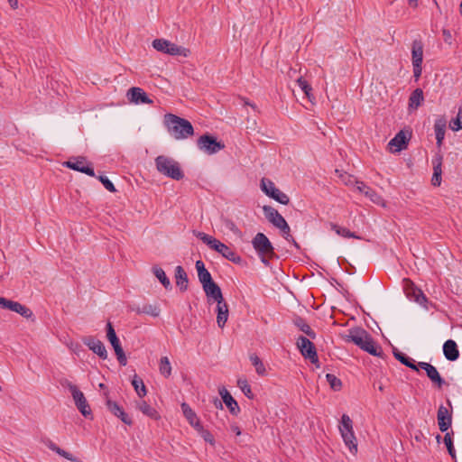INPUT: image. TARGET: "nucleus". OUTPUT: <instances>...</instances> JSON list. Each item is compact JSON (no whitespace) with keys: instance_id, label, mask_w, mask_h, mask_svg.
Instances as JSON below:
<instances>
[{"instance_id":"nucleus-43","label":"nucleus","mask_w":462,"mask_h":462,"mask_svg":"<svg viewBox=\"0 0 462 462\" xmlns=\"http://www.w3.org/2000/svg\"><path fill=\"white\" fill-rule=\"evenodd\" d=\"M408 282L411 286V291L414 298V300L420 304L425 303L427 301V298L423 294V292L420 289L414 288L413 283L411 282L410 281H408Z\"/></svg>"},{"instance_id":"nucleus-61","label":"nucleus","mask_w":462,"mask_h":462,"mask_svg":"<svg viewBox=\"0 0 462 462\" xmlns=\"http://www.w3.org/2000/svg\"><path fill=\"white\" fill-rule=\"evenodd\" d=\"M242 101L244 102L245 105L246 106H250L253 109H256V106L254 104H252L250 103L248 100H246L245 98H242Z\"/></svg>"},{"instance_id":"nucleus-52","label":"nucleus","mask_w":462,"mask_h":462,"mask_svg":"<svg viewBox=\"0 0 462 462\" xmlns=\"http://www.w3.org/2000/svg\"><path fill=\"white\" fill-rule=\"evenodd\" d=\"M444 443L448 448V451L449 453V455L455 458L456 457V453H455V448L453 447V442H452V439H451V436L449 433H446L445 436H444Z\"/></svg>"},{"instance_id":"nucleus-26","label":"nucleus","mask_w":462,"mask_h":462,"mask_svg":"<svg viewBox=\"0 0 462 462\" xmlns=\"http://www.w3.org/2000/svg\"><path fill=\"white\" fill-rule=\"evenodd\" d=\"M175 279H176V285L180 288L181 291H185L188 289V275L183 269L182 266L178 265L175 268Z\"/></svg>"},{"instance_id":"nucleus-25","label":"nucleus","mask_w":462,"mask_h":462,"mask_svg":"<svg viewBox=\"0 0 462 462\" xmlns=\"http://www.w3.org/2000/svg\"><path fill=\"white\" fill-rule=\"evenodd\" d=\"M446 125H447V121L443 117L439 118L435 121L434 131H435L438 147H440L442 145V143H443V140L445 137V133H446Z\"/></svg>"},{"instance_id":"nucleus-59","label":"nucleus","mask_w":462,"mask_h":462,"mask_svg":"<svg viewBox=\"0 0 462 462\" xmlns=\"http://www.w3.org/2000/svg\"><path fill=\"white\" fill-rule=\"evenodd\" d=\"M13 9L18 8V0H7Z\"/></svg>"},{"instance_id":"nucleus-51","label":"nucleus","mask_w":462,"mask_h":462,"mask_svg":"<svg viewBox=\"0 0 462 462\" xmlns=\"http://www.w3.org/2000/svg\"><path fill=\"white\" fill-rule=\"evenodd\" d=\"M196 430L201 435V437L206 442L209 443L211 446L215 445L214 436L208 430H205L202 425L201 430Z\"/></svg>"},{"instance_id":"nucleus-34","label":"nucleus","mask_w":462,"mask_h":462,"mask_svg":"<svg viewBox=\"0 0 462 462\" xmlns=\"http://www.w3.org/2000/svg\"><path fill=\"white\" fill-rule=\"evenodd\" d=\"M152 273L155 277L160 281V282L163 285V287L168 290L171 289V283L170 279L167 277L165 272L162 268L155 265L152 267Z\"/></svg>"},{"instance_id":"nucleus-1","label":"nucleus","mask_w":462,"mask_h":462,"mask_svg":"<svg viewBox=\"0 0 462 462\" xmlns=\"http://www.w3.org/2000/svg\"><path fill=\"white\" fill-rule=\"evenodd\" d=\"M341 337L345 342L353 343L372 356H382L383 354L382 347L363 328L354 327L348 329L346 334H342Z\"/></svg>"},{"instance_id":"nucleus-19","label":"nucleus","mask_w":462,"mask_h":462,"mask_svg":"<svg viewBox=\"0 0 462 462\" xmlns=\"http://www.w3.org/2000/svg\"><path fill=\"white\" fill-rule=\"evenodd\" d=\"M3 309L10 310L26 319H31L33 316L32 311L25 305H23L17 301H14L11 300H6L5 305Z\"/></svg>"},{"instance_id":"nucleus-12","label":"nucleus","mask_w":462,"mask_h":462,"mask_svg":"<svg viewBox=\"0 0 462 462\" xmlns=\"http://www.w3.org/2000/svg\"><path fill=\"white\" fill-rule=\"evenodd\" d=\"M411 133L409 131L401 130L388 143V148L392 152H399L407 147Z\"/></svg>"},{"instance_id":"nucleus-6","label":"nucleus","mask_w":462,"mask_h":462,"mask_svg":"<svg viewBox=\"0 0 462 462\" xmlns=\"http://www.w3.org/2000/svg\"><path fill=\"white\" fill-rule=\"evenodd\" d=\"M197 145L199 150L203 151L207 154H215L225 148V144L217 141V139L210 134L201 135L198 141Z\"/></svg>"},{"instance_id":"nucleus-3","label":"nucleus","mask_w":462,"mask_h":462,"mask_svg":"<svg viewBox=\"0 0 462 462\" xmlns=\"http://www.w3.org/2000/svg\"><path fill=\"white\" fill-rule=\"evenodd\" d=\"M197 237L203 241L207 245H208L211 249L215 250L218 254H220L226 259L235 263H241V257L229 246L223 244L217 238L207 235L203 232H198L196 234Z\"/></svg>"},{"instance_id":"nucleus-10","label":"nucleus","mask_w":462,"mask_h":462,"mask_svg":"<svg viewBox=\"0 0 462 462\" xmlns=\"http://www.w3.org/2000/svg\"><path fill=\"white\" fill-rule=\"evenodd\" d=\"M63 165L73 171L85 173L90 177H95V171L91 163L87 162V159L82 156L74 157L63 163Z\"/></svg>"},{"instance_id":"nucleus-64","label":"nucleus","mask_w":462,"mask_h":462,"mask_svg":"<svg viewBox=\"0 0 462 462\" xmlns=\"http://www.w3.org/2000/svg\"><path fill=\"white\" fill-rule=\"evenodd\" d=\"M366 196L369 197L374 201V197H377L376 193L373 189H372V192H370L369 195H366Z\"/></svg>"},{"instance_id":"nucleus-11","label":"nucleus","mask_w":462,"mask_h":462,"mask_svg":"<svg viewBox=\"0 0 462 462\" xmlns=\"http://www.w3.org/2000/svg\"><path fill=\"white\" fill-rule=\"evenodd\" d=\"M252 244L258 254L274 255V248L264 234L257 233Z\"/></svg>"},{"instance_id":"nucleus-16","label":"nucleus","mask_w":462,"mask_h":462,"mask_svg":"<svg viewBox=\"0 0 462 462\" xmlns=\"http://www.w3.org/2000/svg\"><path fill=\"white\" fill-rule=\"evenodd\" d=\"M128 99L134 104H152L153 101L149 98L147 94L138 87L131 88L127 92Z\"/></svg>"},{"instance_id":"nucleus-20","label":"nucleus","mask_w":462,"mask_h":462,"mask_svg":"<svg viewBox=\"0 0 462 462\" xmlns=\"http://www.w3.org/2000/svg\"><path fill=\"white\" fill-rule=\"evenodd\" d=\"M202 288L205 291L208 302H210L211 300L218 302V300H225L220 287L215 282Z\"/></svg>"},{"instance_id":"nucleus-42","label":"nucleus","mask_w":462,"mask_h":462,"mask_svg":"<svg viewBox=\"0 0 462 462\" xmlns=\"http://www.w3.org/2000/svg\"><path fill=\"white\" fill-rule=\"evenodd\" d=\"M261 189L269 197L273 194L277 188L271 180L263 178L261 180Z\"/></svg>"},{"instance_id":"nucleus-32","label":"nucleus","mask_w":462,"mask_h":462,"mask_svg":"<svg viewBox=\"0 0 462 462\" xmlns=\"http://www.w3.org/2000/svg\"><path fill=\"white\" fill-rule=\"evenodd\" d=\"M393 356L402 365H404L407 367L412 369L413 371H416V372L419 371L418 365H416L414 360L410 358L409 356H407L405 354H403V353H402V352H400L398 350H394L393 351Z\"/></svg>"},{"instance_id":"nucleus-5","label":"nucleus","mask_w":462,"mask_h":462,"mask_svg":"<svg viewBox=\"0 0 462 462\" xmlns=\"http://www.w3.org/2000/svg\"><path fill=\"white\" fill-rule=\"evenodd\" d=\"M152 47L162 53H166L172 56H188L189 51L186 48L179 46L165 39H155L152 42Z\"/></svg>"},{"instance_id":"nucleus-15","label":"nucleus","mask_w":462,"mask_h":462,"mask_svg":"<svg viewBox=\"0 0 462 462\" xmlns=\"http://www.w3.org/2000/svg\"><path fill=\"white\" fill-rule=\"evenodd\" d=\"M106 397V404L107 409L116 417H118L124 423L127 425L132 424V420L128 417V415L124 411L122 407H120L116 402L111 401L108 398V393H104Z\"/></svg>"},{"instance_id":"nucleus-62","label":"nucleus","mask_w":462,"mask_h":462,"mask_svg":"<svg viewBox=\"0 0 462 462\" xmlns=\"http://www.w3.org/2000/svg\"><path fill=\"white\" fill-rule=\"evenodd\" d=\"M214 403L217 408H222V402L217 398L214 400Z\"/></svg>"},{"instance_id":"nucleus-48","label":"nucleus","mask_w":462,"mask_h":462,"mask_svg":"<svg viewBox=\"0 0 462 462\" xmlns=\"http://www.w3.org/2000/svg\"><path fill=\"white\" fill-rule=\"evenodd\" d=\"M297 84L300 88V89L304 92L306 97L310 100H311V90H312V88L310 87V85L302 77H300L297 79Z\"/></svg>"},{"instance_id":"nucleus-18","label":"nucleus","mask_w":462,"mask_h":462,"mask_svg":"<svg viewBox=\"0 0 462 462\" xmlns=\"http://www.w3.org/2000/svg\"><path fill=\"white\" fill-rule=\"evenodd\" d=\"M263 210L268 221L277 228L282 226L286 221L284 217L278 212V210L271 206H263Z\"/></svg>"},{"instance_id":"nucleus-33","label":"nucleus","mask_w":462,"mask_h":462,"mask_svg":"<svg viewBox=\"0 0 462 462\" xmlns=\"http://www.w3.org/2000/svg\"><path fill=\"white\" fill-rule=\"evenodd\" d=\"M293 323L297 328H299L300 331L305 333L310 338L314 339L316 337V333L314 332V330L309 326V324H307L305 319H303L302 318L297 317L296 319H294Z\"/></svg>"},{"instance_id":"nucleus-29","label":"nucleus","mask_w":462,"mask_h":462,"mask_svg":"<svg viewBox=\"0 0 462 462\" xmlns=\"http://www.w3.org/2000/svg\"><path fill=\"white\" fill-rule=\"evenodd\" d=\"M341 437L346 444V446L349 448V451L352 454H356L357 452V439L355 436V432H344L340 433Z\"/></svg>"},{"instance_id":"nucleus-49","label":"nucleus","mask_w":462,"mask_h":462,"mask_svg":"<svg viewBox=\"0 0 462 462\" xmlns=\"http://www.w3.org/2000/svg\"><path fill=\"white\" fill-rule=\"evenodd\" d=\"M326 378H327V381L329 383L330 387L334 391H338L341 389V386H342L341 380L338 379L336 375H334L332 374H327Z\"/></svg>"},{"instance_id":"nucleus-8","label":"nucleus","mask_w":462,"mask_h":462,"mask_svg":"<svg viewBox=\"0 0 462 462\" xmlns=\"http://www.w3.org/2000/svg\"><path fill=\"white\" fill-rule=\"evenodd\" d=\"M106 337L115 350L119 364L123 366L126 365V356L124 352L123 347L121 346L120 340L116 334L114 327L112 323L109 321L106 324Z\"/></svg>"},{"instance_id":"nucleus-58","label":"nucleus","mask_w":462,"mask_h":462,"mask_svg":"<svg viewBox=\"0 0 462 462\" xmlns=\"http://www.w3.org/2000/svg\"><path fill=\"white\" fill-rule=\"evenodd\" d=\"M260 257H261V260L262 262L265 264V265H268L269 264V260L268 258H271L273 257V255H269V254H259Z\"/></svg>"},{"instance_id":"nucleus-13","label":"nucleus","mask_w":462,"mask_h":462,"mask_svg":"<svg viewBox=\"0 0 462 462\" xmlns=\"http://www.w3.org/2000/svg\"><path fill=\"white\" fill-rule=\"evenodd\" d=\"M420 367L426 372L427 376L430 379V381L436 384L439 388H441L445 383V381L440 376L437 368L432 365L426 362H419L418 368Z\"/></svg>"},{"instance_id":"nucleus-60","label":"nucleus","mask_w":462,"mask_h":462,"mask_svg":"<svg viewBox=\"0 0 462 462\" xmlns=\"http://www.w3.org/2000/svg\"><path fill=\"white\" fill-rule=\"evenodd\" d=\"M231 429L236 433V435H237V436L241 435V430H240V428L238 426L233 425L231 427Z\"/></svg>"},{"instance_id":"nucleus-4","label":"nucleus","mask_w":462,"mask_h":462,"mask_svg":"<svg viewBox=\"0 0 462 462\" xmlns=\"http://www.w3.org/2000/svg\"><path fill=\"white\" fill-rule=\"evenodd\" d=\"M155 166L160 173L172 180H180L184 177L179 162L172 158L160 155L155 159Z\"/></svg>"},{"instance_id":"nucleus-17","label":"nucleus","mask_w":462,"mask_h":462,"mask_svg":"<svg viewBox=\"0 0 462 462\" xmlns=\"http://www.w3.org/2000/svg\"><path fill=\"white\" fill-rule=\"evenodd\" d=\"M437 419L440 431L445 432L451 426V414L448 409L443 405H440L438 410Z\"/></svg>"},{"instance_id":"nucleus-39","label":"nucleus","mask_w":462,"mask_h":462,"mask_svg":"<svg viewBox=\"0 0 462 462\" xmlns=\"http://www.w3.org/2000/svg\"><path fill=\"white\" fill-rule=\"evenodd\" d=\"M132 384L139 397L142 398L146 395L147 392L143 381L141 378H139L136 374L134 376L132 380Z\"/></svg>"},{"instance_id":"nucleus-45","label":"nucleus","mask_w":462,"mask_h":462,"mask_svg":"<svg viewBox=\"0 0 462 462\" xmlns=\"http://www.w3.org/2000/svg\"><path fill=\"white\" fill-rule=\"evenodd\" d=\"M282 233V236L289 242H291L297 248H299V245L295 241V239L291 235V228L288 225V223L285 221L282 226L278 227Z\"/></svg>"},{"instance_id":"nucleus-24","label":"nucleus","mask_w":462,"mask_h":462,"mask_svg":"<svg viewBox=\"0 0 462 462\" xmlns=\"http://www.w3.org/2000/svg\"><path fill=\"white\" fill-rule=\"evenodd\" d=\"M443 353L448 361H456L459 356V351L456 342L452 339L447 340L443 345Z\"/></svg>"},{"instance_id":"nucleus-2","label":"nucleus","mask_w":462,"mask_h":462,"mask_svg":"<svg viewBox=\"0 0 462 462\" xmlns=\"http://www.w3.org/2000/svg\"><path fill=\"white\" fill-rule=\"evenodd\" d=\"M163 123L170 135L176 140L187 139L194 134L191 123L176 115L166 114Z\"/></svg>"},{"instance_id":"nucleus-37","label":"nucleus","mask_w":462,"mask_h":462,"mask_svg":"<svg viewBox=\"0 0 462 462\" xmlns=\"http://www.w3.org/2000/svg\"><path fill=\"white\" fill-rule=\"evenodd\" d=\"M338 430L340 433L350 432L354 430L353 420L347 414L342 415Z\"/></svg>"},{"instance_id":"nucleus-35","label":"nucleus","mask_w":462,"mask_h":462,"mask_svg":"<svg viewBox=\"0 0 462 462\" xmlns=\"http://www.w3.org/2000/svg\"><path fill=\"white\" fill-rule=\"evenodd\" d=\"M137 407L144 415L153 420H158L160 418V415L158 414L157 411L151 405H149L145 401L140 402L137 404Z\"/></svg>"},{"instance_id":"nucleus-44","label":"nucleus","mask_w":462,"mask_h":462,"mask_svg":"<svg viewBox=\"0 0 462 462\" xmlns=\"http://www.w3.org/2000/svg\"><path fill=\"white\" fill-rule=\"evenodd\" d=\"M237 384L247 398L251 400L254 398L251 386L249 385L248 382L245 379H239L237 381Z\"/></svg>"},{"instance_id":"nucleus-57","label":"nucleus","mask_w":462,"mask_h":462,"mask_svg":"<svg viewBox=\"0 0 462 462\" xmlns=\"http://www.w3.org/2000/svg\"><path fill=\"white\" fill-rule=\"evenodd\" d=\"M196 269H197V272L198 273H199V271H206L207 269L205 268V264L204 263L201 261V260H198L196 262Z\"/></svg>"},{"instance_id":"nucleus-46","label":"nucleus","mask_w":462,"mask_h":462,"mask_svg":"<svg viewBox=\"0 0 462 462\" xmlns=\"http://www.w3.org/2000/svg\"><path fill=\"white\" fill-rule=\"evenodd\" d=\"M269 197L282 205H288L290 202V199H289L288 195L285 194L284 192H282V190H280L279 189H276L274 190L273 194Z\"/></svg>"},{"instance_id":"nucleus-9","label":"nucleus","mask_w":462,"mask_h":462,"mask_svg":"<svg viewBox=\"0 0 462 462\" xmlns=\"http://www.w3.org/2000/svg\"><path fill=\"white\" fill-rule=\"evenodd\" d=\"M296 344L300 354L319 367V357L314 344L303 336L298 337Z\"/></svg>"},{"instance_id":"nucleus-36","label":"nucleus","mask_w":462,"mask_h":462,"mask_svg":"<svg viewBox=\"0 0 462 462\" xmlns=\"http://www.w3.org/2000/svg\"><path fill=\"white\" fill-rule=\"evenodd\" d=\"M250 361L252 362V365L254 366L258 375L264 376L266 374L265 366L258 356H256L255 354H252L250 356Z\"/></svg>"},{"instance_id":"nucleus-54","label":"nucleus","mask_w":462,"mask_h":462,"mask_svg":"<svg viewBox=\"0 0 462 462\" xmlns=\"http://www.w3.org/2000/svg\"><path fill=\"white\" fill-rule=\"evenodd\" d=\"M357 189L365 195H369V193L372 192V189L367 187L364 182L357 183Z\"/></svg>"},{"instance_id":"nucleus-27","label":"nucleus","mask_w":462,"mask_h":462,"mask_svg":"<svg viewBox=\"0 0 462 462\" xmlns=\"http://www.w3.org/2000/svg\"><path fill=\"white\" fill-rule=\"evenodd\" d=\"M412 65L422 63L423 60V45L420 41H413L412 42Z\"/></svg>"},{"instance_id":"nucleus-56","label":"nucleus","mask_w":462,"mask_h":462,"mask_svg":"<svg viewBox=\"0 0 462 462\" xmlns=\"http://www.w3.org/2000/svg\"><path fill=\"white\" fill-rule=\"evenodd\" d=\"M421 64L413 65V74L416 79H419L421 75Z\"/></svg>"},{"instance_id":"nucleus-55","label":"nucleus","mask_w":462,"mask_h":462,"mask_svg":"<svg viewBox=\"0 0 462 462\" xmlns=\"http://www.w3.org/2000/svg\"><path fill=\"white\" fill-rule=\"evenodd\" d=\"M442 34H443V37H444V41L447 43L451 44V42H452V35H451L450 32L448 30L444 29L443 32H442Z\"/></svg>"},{"instance_id":"nucleus-47","label":"nucleus","mask_w":462,"mask_h":462,"mask_svg":"<svg viewBox=\"0 0 462 462\" xmlns=\"http://www.w3.org/2000/svg\"><path fill=\"white\" fill-rule=\"evenodd\" d=\"M222 221H223L225 227L227 230H229L230 232H232L234 235H236L238 237L242 236L241 230L237 227V226L235 224L234 221H232L231 219H228V218H224Z\"/></svg>"},{"instance_id":"nucleus-21","label":"nucleus","mask_w":462,"mask_h":462,"mask_svg":"<svg viewBox=\"0 0 462 462\" xmlns=\"http://www.w3.org/2000/svg\"><path fill=\"white\" fill-rule=\"evenodd\" d=\"M219 394L221 395L222 400L228 408L230 413L233 415H237L240 411V408L237 404V402L232 397L230 393L223 387L219 390Z\"/></svg>"},{"instance_id":"nucleus-38","label":"nucleus","mask_w":462,"mask_h":462,"mask_svg":"<svg viewBox=\"0 0 462 462\" xmlns=\"http://www.w3.org/2000/svg\"><path fill=\"white\" fill-rule=\"evenodd\" d=\"M331 229L334 230L338 236H341L343 237L346 238H356L360 239L358 236H356L354 232H351L347 228L341 227L336 224L331 223L330 224Z\"/></svg>"},{"instance_id":"nucleus-40","label":"nucleus","mask_w":462,"mask_h":462,"mask_svg":"<svg viewBox=\"0 0 462 462\" xmlns=\"http://www.w3.org/2000/svg\"><path fill=\"white\" fill-rule=\"evenodd\" d=\"M159 370L161 374L166 378L171 374V365L167 356H162L160 359Z\"/></svg>"},{"instance_id":"nucleus-28","label":"nucleus","mask_w":462,"mask_h":462,"mask_svg":"<svg viewBox=\"0 0 462 462\" xmlns=\"http://www.w3.org/2000/svg\"><path fill=\"white\" fill-rule=\"evenodd\" d=\"M46 446L52 451H54L55 453H57L58 455H60V457L69 460V461H72V462H82L81 460H79V458H77L76 457H74L71 453L60 448V447H58L54 442H52L51 440H48V442L46 443Z\"/></svg>"},{"instance_id":"nucleus-50","label":"nucleus","mask_w":462,"mask_h":462,"mask_svg":"<svg viewBox=\"0 0 462 462\" xmlns=\"http://www.w3.org/2000/svg\"><path fill=\"white\" fill-rule=\"evenodd\" d=\"M198 277H199V281L202 284V287L207 286L208 284L214 282L211 277L210 273L208 270L199 271V273H198Z\"/></svg>"},{"instance_id":"nucleus-41","label":"nucleus","mask_w":462,"mask_h":462,"mask_svg":"<svg viewBox=\"0 0 462 462\" xmlns=\"http://www.w3.org/2000/svg\"><path fill=\"white\" fill-rule=\"evenodd\" d=\"M449 127L455 132L462 129V105L458 107L457 116L449 122Z\"/></svg>"},{"instance_id":"nucleus-63","label":"nucleus","mask_w":462,"mask_h":462,"mask_svg":"<svg viewBox=\"0 0 462 462\" xmlns=\"http://www.w3.org/2000/svg\"><path fill=\"white\" fill-rule=\"evenodd\" d=\"M7 299L0 297V307L3 309L5 305Z\"/></svg>"},{"instance_id":"nucleus-30","label":"nucleus","mask_w":462,"mask_h":462,"mask_svg":"<svg viewBox=\"0 0 462 462\" xmlns=\"http://www.w3.org/2000/svg\"><path fill=\"white\" fill-rule=\"evenodd\" d=\"M424 100L423 91L420 88H416L410 96L409 108L416 110Z\"/></svg>"},{"instance_id":"nucleus-14","label":"nucleus","mask_w":462,"mask_h":462,"mask_svg":"<svg viewBox=\"0 0 462 462\" xmlns=\"http://www.w3.org/2000/svg\"><path fill=\"white\" fill-rule=\"evenodd\" d=\"M83 343L100 358L104 360L107 358V351L104 343L99 339L93 337H87L83 339Z\"/></svg>"},{"instance_id":"nucleus-53","label":"nucleus","mask_w":462,"mask_h":462,"mask_svg":"<svg viewBox=\"0 0 462 462\" xmlns=\"http://www.w3.org/2000/svg\"><path fill=\"white\" fill-rule=\"evenodd\" d=\"M98 179L107 190H109L110 192L116 191L114 184L106 177L99 176Z\"/></svg>"},{"instance_id":"nucleus-31","label":"nucleus","mask_w":462,"mask_h":462,"mask_svg":"<svg viewBox=\"0 0 462 462\" xmlns=\"http://www.w3.org/2000/svg\"><path fill=\"white\" fill-rule=\"evenodd\" d=\"M441 164H442V157L439 156L436 158V160L433 162V176L431 179V183L433 186H439L441 183Z\"/></svg>"},{"instance_id":"nucleus-7","label":"nucleus","mask_w":462,"mask_h":462,"mask_svg":"<svg viewBox=\"0 0 462 462\" xmlns=\"http://www.w3.org/2000/svg\"><path fill=\"white\" fill-rule=\"evenodd\" d=\"M62 385L67 386L71 393L75 404L83 416L91 415V409L84 396V393L72 383L66 381Z\"/></svg>"},{"instance_id":"nucleus-23","label":"nucleus","mask_w":462,"mask_h":462,"mask_svg":"<svg viewBox=\"0 0 462 462\" xmlns=\"http://www.w3.org/2000/svg\"><path fill=\"white\" fill-rule=\"evenodd\" d=\"M183 415L195 430H201V424L195 411L186 403L181 404Z\"/></svg>"},{"instance_id":"nucleus-22","label":"nucleus","mask_w":462,"mask_h":462,"mask_svg":"<svg viewBox=\"0 0 462 462\" xmlns=\"http://www.w3.org/2000/svg\"><path fill=\"white\" fill-rule=\"evenodd\" d=\"M217 323L220 328H223L228 319V305L225 300L217 302Z\"/></svg>"}]
</instances>
